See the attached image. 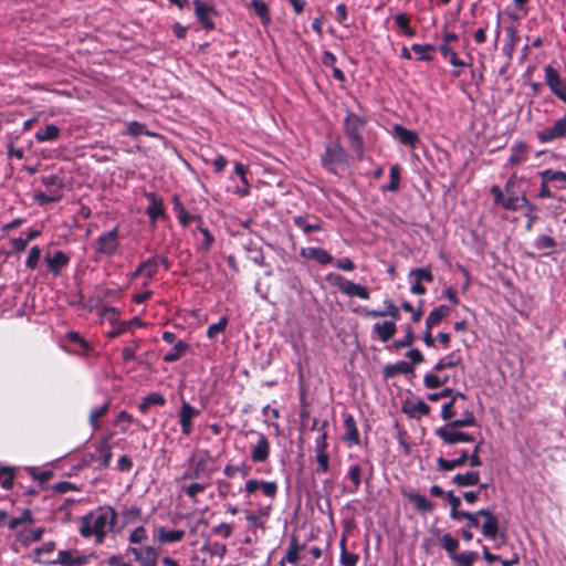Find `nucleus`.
<instances>
[{
	"label": "nucleus",
	"instance_id": "f257e3e1",
	"mask_svg": "<svg viewBox=\"0 0 566 566\" xmlns=\"http://www.w3.org/2000/svg\"><path fill=\"white\" fill-rule=\"evenodd\" d=\"M116 520L117 513L112 506H99L80 518L78 532L85 538L95 536L96 543L102 544Z\"/></svg>",
	"mask_w": 566,
	"mask_h": 566
},
{
	"label": "nucleus",
	"instance_id": "f03ea898",
	"mask_svg": "<svg viewBox=\"0 0 566 566\" xmlns=\"http://www.w3.org/2000/svg\"><path fill=\"white\" fill-rule=\"evenodd\" d=\"M366 125L367 118L353 112H347L343 123V130L348 139L349 147L355 151L358 160H361L364 156L363 132Z\"/></svg>",
	"mask_w": 566,
	"mask_h": 566
},
{
	"label": "nucleus",
	"instance_id": "7ed1b4c3",
	"mask_svg": "<svg viewBox=\"0 0 566 566\" xmlns=\"http://www.w3.org/2000/svg\"><path fill=\"white\" fill-rule=\"evenodd\" d=\"M347 154L337 142H331L325 145V150L321 156L322 166L332 174H337L339 165L346 161Z\"/></svg>",
	"mask_w": 566,
	"mask_h": 566
},
{
	"label": "nucleus",
	"instance_id": "20e7f679",
	"mask_svg": "<svg viewBox=\"0 0 566 566\" xmlns=\"http://www.w3.org/2000/svg\"><path fill=\"white\" fill-rule=\"evenodd\" d=\"M210 454L208 450H200L189 459V470L182 474L184 480H196L201 478L210 479L211 471L208 469Z\"/></svg>",
	"mask_w": 566,
	"mask_h": 566
},
{
	"label": "nucleus",
	"instance_id": "39448f33",
	"mask_svg": "<svg viewBox=\"0 0 566 566\" xmlns=\"http://www.w3.org/2000/svg\"><path fill=\"white\" fill-rule=\"evenodd\" d=\"M127 553L134 556V560L139 566H157L158 551L154 546H129ZM122 566H134L130 563H125Z\"/></svg>",
	"mask_w": 566,
	"mask_h": 566
},
{
	"label": "nucleus",
	"instance_id": "423d86ee",
	"mask_svg": "<svg viewBox=\"0 0 566 566\" xmlns=\"http://www.w3.org/2000/svg\"><path fill=\"white\" fill-rule=\"evenodd\" d=\"M118 232L119 230L116 226L108 232L99 235L96 240L95 252L107 256L114 255L119 248Z\"/></svg>",
	"mask_w": 566,
	"mask_h": 566
},
{
	"label": "nucleus",
	"instance_id": "0eeeda50",
	"mask_svg": "<svg viewBox=\"0 0 566 566\" xmlns=\"http://www.w3.org/2000/svg\"><path fill=\"white\" fill-rule=\"evenodd\" d=\"M193 6L196 18L201 23V27L206 31L213 30L216 25L212 19L218 15L214 4L201 0H193Z\"/></svg>",
	"mask_w": 566,
	"mask_h": 566
},
{
	"label": "nucleus",
	"instance_id": "6e6552de",
	"mask_svg": "<svg viewBox=\"0 0 566 566\" xmlns=\"http://www.w3.org/2000/svg\"><path fill=\"white\" fill-rule=\"evenodd\" d=\"M541 143H551L555 139L566 138V114L556 119L552 126H548L536 133Z\"/></svg>",
	"mask_w": 566,
	"mask_h": 566
},
{
	"label": "nucleus",
	"instance_id": "1a4fd4ad",
	"mask_svg": "<svg viewBox=\"0 0 566 566\" xmlns=\"http://www.w3.org/2000/svg\"><path fill=\"white\" fill-rule=\"evenodd\" d=\"M545 83L554 95L566 103V84L560 78L557 70L551 65L545 67Z\"/></svg>",
	"mask_w": 566,
	"mask_h": 566
},
{
	"label": "nucleus",
	"instance_id": "9d476101",
	"mask_svg": "<svg viewBox=\"0 0 566 566\" xmlns=\"http://www.w3.org/2000/svg\"><path fill=\"white\" fill-rule=\"evenodd\" d=\"M44 262L49 271L54 276H59L61 271L67 266L70 256L62 250H55L54 252L48 251L44 256Z\"/></svg>",
	"mask_w": 566,
	"mask_h": 566
},
{
	"label": "nucleus",
	"instance_id": "9b49d317",
	"mask_svg": "<svg viewBox=\"0 0 566 566\" xmlns=\"http://www.w3.org/2000/svg\"><path fill=\"white\" fill-rule=\"evenodd\" d=\"M335 285L338 287V290L348 296H357L361 300H368L369 298V291L367 287L354 283L349 280H346L345 277L338 275L335 279Z\"/></svg>",
	"mask_w": 566,
	"mask_h": 566
},
{
	"label": "nucleus",
	"instance_id": "f8f14e48",
	"mask_svg": "<svg viewBox=\"0 0 566 566\" xmlns=\"http://www.w3.org/2000/svg\"><path fill=\"white\" fill-rule=\"evenodd\" d=\"M88 558L90 556L82 555L77 551H59L57 558L46 563L62 566H82L88 562Z\"/></svg>",
	"mask_w": 566,
	"mask_h": 566
},
{
	"label": "nucleus",
	"instance_id": "ddd939ff",
	"mask_svg": "<svg viewBox=\"0 0 566 566\" xmlns=\"http://www.w3.org/2000/svg\"><path fill=\"white\" fill-rule=\"evenodd\" d=\"M254 433L256 434V442L251 448L250 457L254 463H262L270 457V442L263 433Z\"/></svg>",
	"mask_w": 566,
	"mask_h": 566
},
{
	"label": "nucleus",
	"instance_id": "4468645a",
	"mask_svg": "<svg viewBox=\"0 0 566 566\" xmlns=\"http://www.w3.org/2000/svg\"><path fill=\"white\" fill-rule=\"evenodd\" d=\"M145 198L149 200V206L146 208V214L148 216L150 223L155 226L159 218L166 217L164 201L155 192H145Z\"/></svg>",
	"mask_w": 566,
	"mask_h": 566
},
{
	"label": "nucleus",
	"instance_id": "2eb2a0df",
	"mask_svg": "<svg viewBox=\"0 0 566 566\" xmlns=\"http://www.w3.org/2000/svg\"><path fill=\"white\" fill-rule=\"evenodd\" d=\"M199 415V410L192 407L190 403L184 401L181 403L179 412V421L181 426V432L185 436H189L192 430V419Z\"/></svg>",
	"mask_w": 566,
	"mask_h": 566
},
{
	"label": "nucleus",
	"instance_id": "dca6fc26",
	"mask_svg": "<svg viewBox=\"0 0 566 566\" xmlns=\"http://www.w3.org/2000/svg\"><path fill=\"white\" fill-rule=\"evenodd\" d=\"M185 531L182 530H168L164 526H160L156 530L154 539L159 545L179 543L185 538Z\"/></svg>",
	"mask_w": 566,
	"mask_h": 566
},
{
	"label": "nucleus",
	"instance_id": "f3484780",
	"mask_svg": "<svg viewBox=\"0 0 566 566\" xmlns=\"http://www.w3.org/2000/svg\"><path fill=\"white\" fill-rule=\"evenodd\" d=\"M478 514L485 518L482 525V534L490 539H495L499 533L497 517L488 509L479 510Z\"/></svg>",
	"mask_w": 566,
	"mask_h": 566
},
{
	"label": "nucleus",
	"instance_id": "a211bd4d",
	"mask_svg": "<svg viewBox=\"0 0 566 566\" xmlns=\"http://www.w3.org/2000/svg\"><path fill=\"white\" fill-rule=\"evenodd\" d=\"M491 193L494 197L495 203L501 205L504 209L510 211L521 209V205H518V196L504 197L501 188L496 185L492 186Z\"/></svg>",
	"mask_w": 566,
	"mask_h": 566
},
{
	"label": "nucleus",
	"instance_id": "6ab92c4d",
	"mask_svg": "<svg viewBox=\"0 0 566 566\" xmlns=\"http://www.w3.org/2000/svg\"><path fill=\"white\" fill-rule=\"evenodd\" d=\"M457 429L458 427L450 426V422H448L446 426L436 429L434 433L443 444L452 446L460 443L461 431Z\"/></svg>",
	"mask_w": 566,
	"mask_h": 566
},
{
	"label": "nucleus",
	"instance_id": "aec40b11",
	"mask_svg": "<svg viewBox=\"0 0 566 566\" xmlns=\"http://www.w3.org/2000/svg\"><path fill=\"white\" fill-rule=\"evenodd\" d=\"M301 255L307 260H315L323 265L332 263L334 260V258L326 250L314 247L303 248L301 250Z\"/></svg>",
	"mask_w": 566,
	"mask_h": 566
},
{
	"label": "nucleus",
	"instance_id": "412c9836",
	"mask_svg": "<svg viewBox=\"0 0 566 566\" xmlns=\"http://www.w3.org/2000/svg\"><path fill=\"white\" fill-rule=\"evenodd\" d=\"M385 308L384 310H366L365 314L369 317H385L390 316L396 323V321L400 319L399 308L394 304L391 300L384 301Z\"/></svg>",
	"mask_w": 566,
	"mask_h": 566
},
{
	"label": "nucleus",
	"instance_id": "4be33fe9",
	"mask_svg": "<svg viewBox=\"0 0 566 566\" xmlns=\"http://www.w3.org/2000/svg\"><path fill=\"white\" fill-rule=\"evenodd\" d=\"M197 232L201 234V238H196L198 251L208 253L214 242L213 234L208 228H205L200 224L195 230H192L195 235Z\"/></svg>",
	"mask_w": 566,
	"mask_h": 566
},
{
	"label": "nucleus",
	"instance_id": "5701e85b",
	"mask_svg": "<svg viewBox=\"0 0 566 566\" xmlns=\"http://www.w3.org/2000/svg\"><path fill=\"white\" fill-rule=\"evenodd\" d=\"M413 368L412 364H408V361L400 360L391 365H387L384 367L382 374L385 379H390L396 377L397 375H408L412 374Z\"/></svg>",
	"mask_w": 566,
	"mask_h": 566
},
{
	"label": "nucleus",
	"instance_id": "b1692460",
	"mask_svg": "<svg viewBox=\"0 0 566 566\" xmlns=\"http://www.w3.org/2000/svg\"><path fill=\"white\" fill-rule=\"evenodd\" d=\"M469 453L467 450H462L460 452V457L457 459L447 460L441 457L437 460L438 470L441 472H448L454 470L455 468L463 467L467 463Z\"/></svg>",
	"mask_w": 566,
	"mask_h": 566
},
{
	"label": "nucleus",
	"instance_id": "393cba45",
	"mask_svg": "<svg viewBox=\"0 0 566 566\" xmlns=\"http://www.w3.org/2000/svg\"><path fill=\"white\" fill-rule=\"evenodd\" d=\"M405 496L413 504L415 509L421 513H429L433 511L436 506L433 502L420 493L409 492L406 493Z\"/></svg>",
	"mask_w": 566,
	"mask_h": 566
},
{
	"label": "nucleus",
	"instance_id": "a878e982",
	"mask_svg": "<svg viewBox=\"0 0 566 566\" xmlns=\"http://www.w3.org/2000/svg\"><path fill=\"white\" fill-rule=\"evenodd\" d=\"M373 332L382 343H386L396 334L397 326L395 322L390 321L377 322L373 326Z\"/></svg>",
	"mask_w": 566,
	"mask_h": 566
},
{
	"label": "nucleus",
	"instance_id": "bb28decb",
	"mask_svg": "<svg viewBox=\"0 0 566 566\" xmlns=\"http://www.w3.org/2000/svg\"><path fill=\"white\" fill-rule=\"evenodd\" d=\"M112 449L107 442H99L96 444L95 452L91 454V459L99 461V468L106 469L112 460Z\"/></svg>",
	"mask_w": 566,
	"mask_h": 566
},
{
	"label": "nucleus",
	"instance_id": "cd10ccee",
	"mask_svg": "<svg viewBox=\"0 0 566 566\" xmlns=\"http://www.w3.org/2000/svg\"><path fill=\"white\" fill-rule=\"evenodd\" d=\"M345 436L343 440L352 444H359L360 438L356 426L355 418L352 415H346L344 418Z\"/></svg>",
	"mask_w": 566,
	"mask_h": 566
},
{
	"label": "nucleus",
	"instance_id": "c85d7f7f",
	"mask_svg": "<svg viewBox=\"0 0 566 566\" xmlns=\"http://www.w3.org/2000/svg\"><path fill=\"white\" fill-rule=\"evenodd\" d=\"M402 411L411 418H419L429 415L430 406L421 399H418L416 402L406 401Z\"/></svg>",
	"mask_w": 566,
	"mask_h": 566
},
{
	"label": "nucleus",
	"instance_id": "c756f323",
	"mask_svg": "<svg viewBox=\"0 0 566 566\" xmlns=\"http://www.w3.org/2000/svg\"><path fill=\"white\" fill-rule=\"evenodd\" d=\"M527 151H528L527 144H525L523 142L514 144L511 147V155L507 159V165L517 166V165L525 163L527 160Z\"/></svg>",
	"mask_w": 566,
	"mask_h": 566
},
{
	"label": "nucleus",
	"instance_id": "7c9ffc66",
	"mask_svg": "<svg viewBox=\"0 0 566 566\" xmlns=\"http://www.w3.org/2000/svg\"><path fill=\"white\" fill-rule=\"evenodd\" d=\"M41 184L48 189L46 192L63 195L64 180L59 175H43L39 178Z\"/></svg>",
	"mask_w": 566,
	"mask_h": 566
},
{
	"label": "nucleus",
	"instance_id": "2f4dec72",
	"mask_svg": "<svg viewBox=\"0 0 566 566\" xmlns=\"http://www.w3.org/2000/svg\"><path fill=\"white\" fill-rule=\"evenodd\" d=\"M172 201H174V211L177 214V218H178L179 222L184 227L188 226L189 222L193 221V220L201 222V220H202L201 217L198 216V214H190L186 210L184 205L181 203V201H180L178 196H174Z\"/></svg>",
	"mask_w": 566,
	"mask_h": 566
},
{
	"label": "nucleus",
	"instance_id": "473e14b6",
	"mask_svg": "<svg viewBox=\"0 0 566 566\" xmlns=\"http://www.w3.org/2000/svg\"><path fill=\"white\" fill-rule=\"evenodd\" d=\"M394 133L399 142L406 146L415 147L419 142V137L416 132L407 129L401 125H395Z\"/></svg>",
	"mask_w": 566,
	"mask_h": 566
},
{
	"label": "nucleus",
	"instance_id": "72a5a7b5",
	"mask_svg": "<svg viewBox=\"0 0 566 566\" xmlns=\"http://www.w3.org/2000/svg\"><path fill=\"white\" fill-rule=\"evenodd\" d=\"M248 8L253 10L263 25H269L271 23L270 10L265 1L251 0Z\"/></svg>",
	"mask_w": 566,
	"mask_h": 566
},
{
	"label": "nucleus",
	"instance_id": "f704fd0d",
	"mask_svg": "<svg viewBox=\"0 0 566 566\" xmlns=\"http://www.w3.org/2000/svg\"><path fill=\"white\" fill-rule=\"evenodd\" d=\"M363 468L359 464H352L348 468L346 478H348L352 482L349 488L344 489L345 492L356 493L363 481Z\"/></svg>",
	"mask_w": 566,
	"mask_h": 566
},
{
	"label": "nucleus",
	"instance_id": "c9c22d12",
	"mask_svg": "<svg viewBox=\"0 0 566 566\" xmlns=\"http://www.w3.org/2000/svg\"><path fill=\"white\" fill-rule=\"evenodd\" d=\"M315 219V222H310L308 216L300 214L293 217L294 224L300 228L305 234H310L314 231L322 230V222L317 220V218L313 217Z\"/></svg>",
	"mask_w": 566,
	"mask_h": 566
},
{
	"label": "nucleus",
	"instance_id": "e433bc0d",
	"mask_svg": "<svg viewBox=\"0 0 566 566\" xmlns=\"http://www.w3.org/2000/svg\"><path fill=\"white\" fill-rule=\"evenodd\" d=\"M479 471H468L465 473H458L452 478V483L460 488L476 485L479 484Z\"/></svg>",
	"mask_w": 566,
	"mask_h": 566
},
{
	"label": "nucleus",
	"instance_id": "4c0bfd02",
	"mask_svg": "<svg viewBox=\"0 0 566 566\" xmlns=\"http://www.w3.org/2000/svg\"><path fill=\"white\" fill-rule=\"evenodd\" d=\"M34 137L39 143L54 142L60 137V128L54 124H48L38 129Z\"/></svg>",
	"mask_w": 566,
	"mask_h": 566
},
{
	"label": "nucleus",
	"instance_id": "58836bf2",
	"mask_svg": "<svg viewBox=\"0 0 566 566\" xmlns=\"http://www.w3.org/2000/svg\"><path fill=\"white\" fill-rule=\"evenodd\" d=\"M450 314V308L447 305H440L433 308L426 318L428 329H432L439 325L440 322Z\"/></svg>",
	"mask_w": 566,
	"mask_h": 566
},
{
	"label": "nucleus",
	"instance_id": "ea45409f",
	"mask_svg": "<svg viewBox=\"0 0 566 566\" xmlns=\"http://www.w3.org/2000/svg\"><path fill=\"white\" fill-rule=\"evenodd\" d=\"M189 350V344L184 340L175 343L174 347L164 355L163 359L165 363H175L179 360Z\"/></svg>",
	"mask_w": 566,
	"mask_h": 566
},
{
	"label": "nucleus",
	"instance_id": "a19ab883",
	"mask_svg": "<svg viewBox=\"0 0 566 566\" xmlns=\"http://www.w3.org/2000/svg\"><path fill=\"white\" fill-rule=\"evenodd\" d=\"M479 558V554L473 551L455 553L451 556V562L457 566H472Z\"/></svg>",
	"mask_w": 566,
	"mask_h": 566
},
{
	"label": "nucleus",
	"instance_id": "79ce46f5",
	"mask_svg": "<svg viewBox=\"0 0 566 566\" xmlns=\"http://www.w3.org/2000/svg\"><path fill=\"white\" fill-rule=\"evenodd\" d=\"M244 249L248 252V258L259 265H265L262 249L258 247L252 240L244 243Z\"/></svg>",
	"mask_w": 566,
	"mask_h": 566
},
{
	"label": "nucleus",
	"instance_id": "37998d69",
	"mask_svg": "<svg viewBox=\"0 0 566 566\" xmlns=\"http://www.w3.org/2000/svg\"><path fill=\"white\" fill-rule=\"evenodd\" d=\"M400 166L392 165L389 170L390 182L381 187L384 192H397L400 186Z\"/></svg>",
	"mask_w": 566,
	"mask_h": 566
},
{
	"label": "nucleus",
	"instance_id": "c03bdc74",
	"mask_svg": "<svg viewBox=\"0 0 566 566\" xmlns=\"http://www.w3.org/2000/svg\"><path fill=\"white\" fill-rule=\"evenodd\" d=\"M43 534H44V528L43 527H39V528H35V530H31V531H21V532H19L18 538H19V541L22 544L29 545L31 543H35V542L41 541Z\"/></svg>",
	"mask_w": 566,
	"mask_h": 566
},
{
	"label": "nucleus",
	"instance_id": "a18cd8bd",
	"mask_svg": "<svg viewBox=\"0 0 566 566\" xmlns=\"http://www.w3.org/2000/svg\"><path fill=\"white\" fill-rule=\"evenodd\" d=\"M395 23L406 36L412 38L416 35V30L410 27V18L406 13L396 14Z\"/></svg>",
	"mask_w": 566,
	"mask_h": 566
},
{
	"label": "nucleus",
	"instance_id": "49530a36",
	"mask_svg": "<svg viewBox=\"0 0 566 566\" xmlns=\"http://www.w3.org/2000/svg\"><path fill=\"white\" fill-rule=\"evenodd\" d=\"M411 50L417 54L418 61H431L436 48L432 44L415 43L411 45Z\"/></svg>",
	"mask_w": 566,
	"mask_h": 566
},
{
	"label": "nucleus",
	"instance_id": "de8ad7c7",
	"mask_svg": "<svg viewBox=\"0 0 566 566\" xmlns=\"http://www.w3.org/2000/svg\"><path fill=\"white\" fill-rule=\"evenodd\" d=\"M538 176L546 182H566V172L562 170L545 169L539 171Z\"/></svg>",
	"mask_w": 566,
	"mask_h": 566
},
{
	"label": "nucleus",
	"instance_id": "09e8293b",
	"mask_svg": "<svg viewBox=\"0 0 566 566\" xmlns=\"http://www.w3.org/2000/svg\"><path fill=\"white\" fill-rule=\"evenodd\" d=\"M120 514L124 525L133 524L142 520V509L136 505L123 509Z\"/></svg>",
	"mask_w": 566,
	"mask_h": 566
},
{
	"label": "nucleus",
	"instance_id": "8fccbe9b",
	"mask_svg": "<svg viewBox=\"0 0 566 566\" xmlns=\"http://www.w3.org/2000/svg\"><path fill=\"white\" fill-rule=\"evenodd\" d=\"M359 557L357 554L346 551V538L340 539V564L342 566H356Z\"/></svg>",
	"mask_w": 566,
	"mask_h": 566
},
{
	"label": "nucleus",
	"instance_id": "3c124183",
	"mask_svg": "<svg viewBox=\"0 0 566 566\" xmlns=\"http://www.w3.org/2000/svg\"><path fill=\"white\" fill-rule=\"evenodd\" d=\"M440 544L442 548L447 552L449 558L454 555L459 548V541L451 536V534L447 533L440 537Z\"/></svg>",
	"mask_w": 566,
	"mask_h": 566
},
{
	"label": "nucleus",
	"instance_id": "603ef678",
	"mask_svg": "<svg viewBox=\"0 0 566 566\" xmlns=\"http://www.w3.org/2000/svg\"><path fill=\"white\" fill-rule=\"evenodd\" d=\"M440 53L444 59H449V62L455 67H463L465 63L458 59L457 53L447 43L440 45Z\"/></svg>",
	"mask_w": 566,
	"mask_h": 566
},
{
	"label": "nucleus",
	"instance_id": "864d4df0",
	"mask_svg": "<svg viewBox=\"0 0 566 566\" xmlns=\"http://www.w3.org/2000/svg\"><path fill=\"white\" fill-rule=\"evenodd\" d=\"M415 343V334L412 331V327L410 325H407L405 327V336H402V339H396L392 342V347L396 349L411 347Z\"/></svg>",
	"mask_w": 566,
	"mask_h": 566
},
{
	"label": "nucleus",
	"instance_id": "5fc2aeb1",
	"mask_svg": "<svg viewBox=\"0 0 566 566\" xmlns=\"http://www.w3.org/2000/svg\"><path fill=\"white\" fill-rule=\"evenodd\" d=\"M0 484L4 490H11L14 485V471L9 467H0Z\"/></svg>",
	"mask_w": 566,
	"mask_h": 566
},
{
	"label": "nucleus",
	"instance_id": "6e6d98bb",
	"mask_svg": "<svg viewBox=\"0 0 566 566\" xmlns=\"http://www.w3.org/2000/svg\"><path fill=\"white\" fill-rule=\"evenodd\" d=\"M410 277H413V280L418 282H427L432 283L434 280V276L430 270V268H417L410 271L409 273Z\"/></svg>",
	"mask_w": 566,
	"mask_h": 566
},
{
	"label": "nucleus",
	"instance_id": "4d7b16f0",
	"mask_svg": "<svg viewBox=\"0 0 566 566\" xmlns=\"http://www.w3.org/2000/svg\"><path fill=\"white\" fill-rule=\"evenodd\" d=\"M475 424H476L475 416L470 410H465L463 412V417L461 419L450 421V426L458 427V428L473 427Z\"/></svg>",
	"mask_w": 566,
	"mask_h": 566
},
{
	"label": "nucleus",
	"instance_id": "13d9d810",
	"mask_svg": "<svg viewBox=\"0 0 566 566\" xmlns=\"http://www.w3.org/2000/svg\"><path fill=\"white\" fill-rule=\"evenodd\" d=\"M42 251L38 245H33L25 260V266L29 270H35L39 266Z\"/></svg>",
	"mask_w": 566,
	"mask_h": 566
},
{
	"label": "nucleus",
	"instance_id": "bf43d9fd",
	"mask_svg": "<svg viewBox=\"0 0 566 566\" xmlns=\"http://www.w3.org/2000/svg\"><path fill=\"white\" fill-rule=\"evenodd\" d=\"M507 36L510 41L504 44L503 52L511 56L514 50V46L516 45L517 41L520 40L517 30L514 27H510L506 29Z\"/></svg>",
	"mask_w": 566,
	"mask_h": 566
},
{
	"label": "nucleus",
	"instance_id": "052dcab7",
	"mask_svg": "<svg viewBox=\"0 0 566 566\" xmlns=\"http://www.w3.org/2000/svg\"><path fill=\"white\" fill-rule=\"evenodd\" d=\"M140 268L144 270V273H146V276L148 280H151L158 270V258L151 256L140 263Z\"/></svg>",
	"mask_w": 566,
	"mask_h": 566
},
{
	"label": "nucleus",
	"instance_id": "680f3d73",
	"mask_svg": "<svg viewBox=\"0 0 566 566\" xmlns=\"http://www.w3.org/2000/svg\"><path fill=\"white\" fill-rule=\"evenodd\" d=\"M228 322L229 321H228L227 316H222V317H220L218 323L211 324L207 331L208 338L212 340L217 337V335L219 333L224 332V329L228 326Z\"/></svg>",
	"mask_w": 566,
	"mask_h": 566
},
{
	"label": "nucleus",
	"instance_id": "e2e57ef3",
	"mask_svg": "<svg viewBox=\"0 0 566 566\" xmlns=\"http://www.w3.org/2000/svg\"><path fill=\"white\" fill-rule=\"evenodd\" d=\"M268 516H269L268 510L261 509L259 514L248 512L245 515V518L253 527L258 528V527H263V524H264L263 517L266 518Z\"/></svg>",
	"mask_w": 566,
	"mask_h": 566
},
{
	"label": "nucleus",
	"instance_id": "0e129e2a",
	"mask_svg": "<svg viewBox=\"0 0 566 566\" xmlns=\"http://www.w3.org/2000/svg\"><path fill=\"white\" fill-rule=\"evenodd\" d=\"M63 198V195H56V193H49V192H36L34 196V200L38 205L44 206L49 202H59Z\"/></svg>",
	"mask_w": 566,
	"mask_h": 566
},
{
	"label": "nucleus",
	"instance_id": "69168bd1",
	"mask_svg": "<svg viewBox=\"0 0 566 566\" xmlns=\"http://www.w3.org/2000/svg\"><path fill=\"white\" fill-rule=\"evenodd\" d=\"M534 247L537 250H549V251H553L556 248V241L554 240V238H552L549 235H546V234H543V235H539L535 240Z\"/></svg>",
	"mask_w": 566,
	"mask_h": 566
},
{
	"label": "nucleus",
	"instance_id": "338daca9",
	"mask_svg": "<svg viewBox=\"0 0 566 566\" xmlns=\"http://www.w3.org/2000/svg\"><path fill=\"white\" fill-rule=\"evenodd\" d=\"M146 539H147V531L143 525L136 527L128 536V542L130 544H140Z\"/></svg>",
	"mask_w": 566,
	"mask_h": 566
},
{
	"label": "nucleus",
	"instance_id": "774afa93",
	"mask_svg": "<svg viewBox=\"0 0 566 566\" xmlns=\"http://www.w3.org/2000/svg\"><path fill=\"white\" fill-rule=\"evenodd\" d=\"M423 385L427 389H437L442 387V381H440V377L433 373H427L423 376Z\"/></svg>",
	"mask_w": 566,
	"mask_h": 566
}]
</instances>
